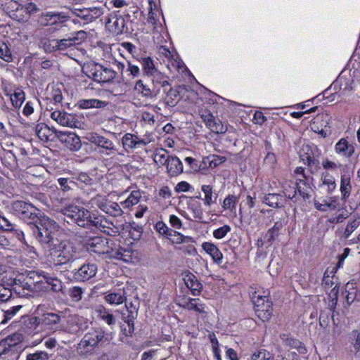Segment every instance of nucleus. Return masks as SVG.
Instances as JSON below:
<instances>
[{
    "mask_svg": "<svg viewBox=\"0 0 360 360\" xmlns=\"http://www.w3.org/2000/svg\"><path fill=\"white\" fill-rule=\"evenodd\" d=\"M148 77L150 79L151 82L150 85L152 89L155 90V93L157 96L160 94L162 88L165 90V88L169 86L167 77L161 72L153 74Z\"/></svg>",
    "mask_w": 360,
    "mask_h": 360,
    "instance_id": "nucleus-21",
    "label": "nucleus"
},
{
    "mask_svg": "<svg viewBox=\"0 0 360 360\" xmlns=\"http://www.w3.org/2000/svg\"><path fill=\"white\" fill-rule=\"evenodd\" d=\"M337 271L338 264H335L327 268L323 278V283L324 284L325 288H331L335 285L328 293V305L330 309H333V313L335 312V309L338 303V277L335 275Z\"/></svg>",
    "mask_w": 360,
    "mask_h": 360,
    "instance_id": "nucleus-6",
    "label": "nucleus"
},
{
    "mask_svg": "<svg viewBox=\"0 0 360 360\" xmlns=\"http://www.w3.org/2000/svg\"><path fill=\"white\" fill-rule=\"evenodd\" d=\"M106 105L105 101L98 99H84L81 100L79 102V106L82 109H87L91 108H101Z\"/></svg>",
    "mask_w": 360,
    "mask_h": 360,
    "instance_id": "nucleus-42",
    "label": "nucleus"
},
{
    "mask_svg": "<svg viewBox=\"0 0 360 360\" xmlns=\"http://www.w3.org/2000/svg\"><path fill=\"white\" fill-rule=\"evenodd\" d=\"M103 215H96L95 214H91L89 212V217L86 219V227L94 226L98 229L99 224L101 223Z\"/></svg>",
    "mask_w": 360,
    "mask_h": 360,
    "instance_id": "nucleus-60",
    "label": "nucleus"
},
{
    "mask_svg": "<svg viewBox=\"0 0 360 360\" xmlns=\"http://www.w3.org/2000/svg\"><path fill=\"white\" fill-rule=\"evenodd\" d=\"M238 198L233 195H228L223 201L222 207L225 210H229L231 213L236 214V203Z\"/></svg>",
    "mask_w": 360,
    "mask_h": 360,
    "instance_id": "nucleus-49",
    "label": "nucleus"
},
{
    "mask_svg": "<svg viewBox=\"0 0 360 360\" xmlns=\"http://www.w3.org/2000/svg\"><path fill=\"white\" fill-rule=\"evenodd\" d=\"M39 22L43 26H52L57 25L55 13L49 11L41 13L39 17Z\"/></svg>",
    "mask_w": 360,
    "mask_h": 360,
    "instance_id": "nucleus-47",
    "label": "nucleus"
},
{
    "mask_svg": "<svg viewBox=\"0 0 360 360\" xmlns=\"http://www.w3.org/2000/svg\"><path fill=\"white\" fill-rule=\"evenodd\" d=\"M249 294L257 317L262 321L269 320L272 314V302L269 299V290L251 286Z\"/></svg>",
    "mask_w": 360,
    "mask_h": 360,
    "instance_id": "nucleus-3",
    "label": "nucleus"
},
{
    "mask_svg": "<svg viewBox=\"0 0 360 360\" xmlns=\"http://www.w3.org/2000/svg\"><path fill=\"white\" fill-rule=\"evenodd\" d=\"M41 324L46 329L58 330L60 329V316L55 313L44 314L41 317Z\"/></svg>",
    "mask_w": 360,
    "mask_h": 360,
    "instance_id": "nucleus-22",
    "label": "nucleus"
},
{
    "mask_svg": "<svg viewBox=\"0 0 360 360\" xmlns=\"http://www.w3.org/2000/svg\"><path fill=\"white\" fill-rule=\"evenodd\" d=\"M108 201V199L106 198V196L97 194L89 200L88 205L91 208L98 207L101 211L104 212L105 209L106 208Z\"/></svg>",
    "mask_w": 360,
    "mask_h": 360,
    "instance_id": "nucleus-37",
    "label": "nucleus"
},
{
    "mask_svg": "<svg viewBox=\"0 0 360 360\" xmlns=\"http://www.w3.org/2000/svg\"><path fill=\"white\" fill-rule=\"evenodd\" d=\"M353 285H354V283H347L346 285L345 292H347V294L346 295V300L349 304H350L355 300H356V294L354 292V288Z\"/></svg>",
    "mask_w": 360,
    "mask_h": 360,
    "instance_id": "nucleus-62",
    "label": "nucleus"
},
{
    "mask_svg": "<svg viewBox=\"0 0 360 360\" xmlns=\"http://www.w3.org/2000/svg\"><path fill=\"white\" fill-rule=\"evenodd\" d=\"M22 308L21 305L14 306L11 307L8 310L4 311V319L1 321V324L6 323L9 320H11Z\"/></svg>",
    "mask_w": 360,
    "mask_h": 360,
    "instance_id": "nucleus-57",
    "label": "nucleus"
},
{
    "mask_svg": "<svg viewBox=\"0 0 360 360\" xmlns=\"http://www.w3.org/2000/svg\"><path fill=\"white\" fill-rule=\"evenodd\" d=\"M202 248L217 264H221L222 263L223 255L214 244L205 242L202 243Z\"/></svg>",
    "mask_w": 360,
    "mask_h": 360,
    "instance_id": "nucleus-27",
    "label": "nucleus"
},
{
    "mask_svg": "<svg viewBox=\"0 0 360 360\" xmlns=\"http://www.w3.org/2000/svg\"><path fill=\"white\" fill-rule=\"evenodd\" d=\"M57 181L60 186V190L64 193L72 191V186L75 184L73 180L65 177L58 178Z\"/></svg>",
    "mask_w": 360,
    "mask_h": 360,
    "instance_id": "nucleus-52",
    "label": "nucleus"
},
{
    "mask_svg": "<svg viewBox=\"0 0 360 360\" xmlns=\"http://www.w3.org/2000/svg\"><path fill=\"white\" fill-rule=\"evenodd\" d=\"M84 12L86 13V15H83L82 19L89 22L97 19L103 13V9L98 7L85 8Z\"/></svg>",
    "mask_w": 360,
    "mask_h": 360,
    "instance_id": "nucleus-48",
    "label": "nucleus"
},
{
    "mask_svg": "<svg viewBox=\"0 0 360 360\" xmlns=\"http://www.w3.org/2000/svg\"><path fill=\"white\" fill-rule=\"evenodd\" d=\"M12 105L15 109H19L25 100V94L22 89H17L10 96Z\"/></svg>",
    "mask_w": 360,
    "mask_h": 360,
    "instance_id": "nucleus-44",
    "label": "nucleus"
},
{
    "mask_svg": "<svg viewBox=\"0 0 360 360\" xmlns=\"http://www.w3.org/2000/svg\"><path fill=\"white\" fill-rule=\"evenodd\" d=\"M201 190L205 194L203 200L205 206L210 207L211 205L216 202L217 194H213L212 186L210 185H202Z\"/></svg>",
    "mask_w": 360,
    "mask_h": 360,
    "instance_id": "nucleus-36",
    "label": "nucleus"
},
{
    "mask_svg": "<svg viewBox=\"0 0 360 360\" xmlns=\"http://www.w3.org/2000/svg\"><path fill=\"white\" fill-rule=\"evenodd\" d=\"M98 316L108 325H113L115 323V319L112 314H111L107 309L100 306L96 309Z\"/></svg>",
    "mask_w": 360,
    "mask_h": 360,
    "instance_id": "nucleus-43",
    "label": "nucleus"
},
{
    "mask_svg": "<svg viewBox=\"0 0 360 360\" xmlns=\"http://www.w3.org/2000/svg\"><path fill=\"white\" fill-rule=\"evenodd\" d=\"M297 183L292 181H285L283 186V192L285 197L290 200L296 198Z\"/></svg>",
    "mask_w": 360,
    "mask_h": 360,
    "instance_id": "nucleus-39",
    "label": "nucleus"
},
{
    "mask_svg": "<svg viewBox=\"0 0 360 360\" xmlns=\"http://www.w3.org/2000/svg\"><path fill=\"white\" fill-rule=\"evenodd\" d=\"M134 91L137 94L146 100H152L157 98L155 90L152 89L150 84H145L142 79L136 82Z\"/></svg>",
    "mask_w": 360,
    "mask_h": 360,
    "instance_id": "nucleus-20",
    "label": "nucleus"
},
{
    "mask_svg": "<svg viewBox=\"0 0 360 360\" xmlns=\"http://www.w3.org/2000/svg\"><path fill=\"white\" fill-rule=\"evenodd\" d=\"M352 174V172L346 171L341 176V184H340V192L342 194V200L346 201L349 197L352 185L350 183V178Z\"/></svg>",
    "mask_w": 360,
    "mask_h": 360,
    "instance_id": "nucleus-24",
    "label": "nucleus"
},
{
    "mask_svg": "<svg viewBox=\"0 0 360 360\" xmlns=\"http://www.w3.org/2000/svg\"><path fill=\"white\" fill-rule=\"evenodd\" d=\"M180 306L188 310H194L198 313H205V304L198 298H188L184 300Z\"/></svg>",
    "mask_w": 360,
    "mask_h": 360,
    "instance_id": "nucleus-29",
    "label": "nucleus"
},
{
    "mask_svg": "<svg viewBox=\"0 0 360 360\" xmlns=\"http://www.w3.org/2000/svg\"><path fill=\"white\" fill-rule=\"evenodd\" d=\"M56 265L66 264L73 262L77 257V251L74 244L69 240L56 242L46 253Z\"/></svg>",
    "mask_w": 360,
    "mask_h": 360,
    "instance_id": "nucleus-4",
    "label": "nucleus"
},
{
    "mask_svg": "<svg viewBox=\"0 0 360 360\" xmlns=\"http://www.w3.org/2000/svg\"><path fill=\"white\" fill-rule=\"evenodd\" d=\"M184 281L187 288L191 290L193 295H198L200 292L202 288V285L198 281L193 274H191L187 275L184 278Z\"/></svg>",
    "mask_w": 360,
    "mask_h": 360,
    "instance_id": "nucleus-31",
    "label": "nucleus"
},
{
    "mask_svg": "<svg viewBox=\"0 0 360 360\" xmlns=\"http://www.w3.org/2000/svg\"><path fill=\"white\" fill-rule=\"evenodd\" d=\"M281 338L285 345L290 348H295L297 350L300 354H305L307 349L303 344L297 339L287 337L285 335H283Z\"/></svg>",
    "mask_w": 360,
    "mask_h": 360,
    "instance_id": "nucleus-35",
    "label": "nucleus"
},
{
    "mask_svg": "<svg viewBox=\"0 0 360 360\" xmlns=\"http://www.w3.org/2000/svg\"><path fill=\"white\" fill-rule=\"evenodd\" d=\"M99 225L98 229L109 236H115L119 233V229L104 216H103Z\"/></svg>",
    "mask_w": 360,
    "mask_h": 360,
    "instance_id": "nucleus-33",
    "label": "nucleus"
},
{
    "mask_svg": "<svg viewBox=\"0 0 360 360\" xmlns=\"http://www.w3.org/2000/svg\"><path fill=\"white\" fill-rule=\"evenodd\" d=\"M86 139L91 143H94L102 150L101 153L105 155H115L117 149L112 141L97 133H89Z\"/></svg>",
    "mask_w": 360,
    "mask_h": 360,
    "instance_id": "nucleus-9",
    "label": "nucleus"
},
{
    "mask_svg": "<svg viewBox=\"0 0 360 360\" xmlns=\"http://www.w3.org/2000/svg\"><path fill=\"white\" fill-rule=\"evenodd\" d=\"M231 229L230 226L224 225L214 230L213 236L217 239H221L224 238L229 231H231Z\"/></svg>",
    "mask_w": 360,
    "mask_h": 360,
    "instance_id": "nucleus-64",
    "label": "nucleus"
},
{
    "mask_svg": "<svg viewBox=\"0 0 360 360\" xmlns=\"http://www.w3.org/2000/svg\"><path fill=\"white\" fill-rule=\"evenodd\" d=\"M85 246L89 252L98 255H106L108 258L130 262L132 260V252L129 248L115 245L110 247L106 238L94 236L86 239Z\"/></svg>",
    "mask_w": 360,
    "mask_h": 360,
    "instance_id": "nucleus-1",
    "label": "nucleus"
},
{
    "mask_svg": "<svg viewBox=\"0 0 360 360\" xmlns=\"http://www.w3.org/2000/svg\"><path fill=\"white\" fill-rule=\"evenodd\" d=\"M337 206L338 202L335 198H331L328 201L323 200V202H315V207L317 210L332 214L331 217L328 219L331 223L338 222Z\"/></svg>",
    "mask_w": 360,
    "mask_h": 360,
    "instance_id": "nucleus-18",
    "label": "nucleus"
},
{
    "mask_svg": "<svg viewBox=\"0 0 360 360\" xmlns=\"http://www.w3.org/2000/svg\"><path fill=\"white\" fill-rule=\"evenodd\" d=\"M98 267L94 263H84L73 271L74 278L79 282H85L93 278L97 273Z\"/></svg>",
    "mask_w": 360,
    "mask_h": 360,
    "instance_id": "nucleus-14",
    "label": "nucleus"
},
{
    "mask_svg": "<svg viewBox=\"0 0 360 360\" xmlns=\"http://www.w3.org/2000/svg\"><path fill=\"white\" fill-rule=\"evenodd\" d=\"M69 326L67 329L68 332L72 334H76L79 332L84 331L88 328V322L83 317L74 316L72 317L70 321Z\"/></svg>",
    "mask_w": 360,
    "mask_h": 360,
    "instance_id": "nucleus-23",
    "label": "nucleus"
},
{
    "mask_svg": "<svg viewBox=\"0 0 360 360\" xmlns=\"http://www.w3.org/2000/svg\"><path fill=\"white\" fill-rule=\"evenodd\" d=\"M56 222L48 217L44 216L40 219V223L32 226L33 234L39 243L46 254L52 247L56 245L58 240L55 238L57 230Z\"/></svg>",
    "mask_w": 360,
    "mask_h": 360,
    "instance_id": "nucleus-2",
    "label": "nucleus"
},
{
    "mask_svg": "<svg viewBox=\"0 0 360 360\" xmlns=\"http://www.w3.org/2000/svg\"><path fill=\"white\" fill-rule=\"evenodd\" d=\"M122 144L124 148L134 149L140 147L139 136L127 133L122 137Z\"/></svg>",
    "mask_w": 360,
    "mask_h": 360,
    "instance_id": "nucleus-38",
    "label": "nucleus"
},
{
    "mask_svg": "<svg viewBox=\"0 0 360 360\" xmlns=\"http://www.w3.org/2000/svg\"><path fill=\"white\" fill-rule=\"evenodd\" d=\"M271 354L265 349H259L255 352L251 356L250 360H270Z\"/></svg>",
    "mask_w": 360,
    "mask_h": 360,
    "instance_id": "nucleus-63",
    "label": "nucleus"
},
{
    "mask_svg": "<svg viewBox=\"0 0 360 360\" xmlns=\"http://www.w3.org/2000/svg\"><path fill=\"white\" fill-rule=\"evenodd\" d=\"M51 118L63 127L77 128L79 124L75 115L60 110L52 112Z\"/></svg>",
    "mask_w": 360,
    "mask_h": 360,
    "instance_id": "nucleus-15",
    "label": "nucleus"
},
{
    "mask_svg": "<svg viewBox=\"0 0 360 360\" xmlns=\"http://www.w3.org/2000/svg\"><path fill=\"white\" fill-rule=\"evenodd\" d=\"M93 79L99 83L111 82L116 76L117 72L111 68L96 63L90 70Z\"/></svg>",
    "mask_w": 360,
    "mask_h": 360,
    "instance_id": "nucleus-10",
    "label": "nucleus"
},
{
    "mask_svg": "<svg viewBox=\"0 0 360 360\" xmlns=\"http://www.w3.org/2000/svg\"><path fill=\"white\" fill-rule=\"evenodd\" d=\"M141 65L144 75L149 77L160 72L155 66L153 60L149 58H143L141 60Z\"/></svg>",
    "mask_w": 360,
    "mask_h": 360,
    "instance_id": "nucleus-40",
    "label": "nucleus"
},
{
    "mask_svg": "<svg viewBox=\"0 0 360 360\" xmlns=\"http://www.w3.org/2000/svg\"><path fill=\"white\" fill-rule=\"evenodd\" d=\"M60 212L70 219L78 226L86 227L88 217H89V210L75 205L70 204L61 209Z\"/></svg>",
    "mask_w": 360,
    "mask_h": 360,
    "instance_id": "nucleus-7",
    "label": "nucleus"
},
{
    "mask_svg": "<svg viewBox=\"0 0 360 360\" xmlns=\"http://www.w3.org/2000/svg\"><path fill=\"white\" fill-rule=\"evenodd\" d=\"M199 113L205 126L213 133L224 134L227 131L226 125L219 120H217L210 110L202 109Z\"/></svg>",
    "mask_w": 360,
    "mask_h": 360,
    "instance_id": "nucleus-12",
    "label": "nucleus"
},
{
    "mask_svg": "<svg viewBox=\"0 0 360 360\" xmlns=\"http://www.w3.org/2000/svg\"><path fill=\"white\" fill-rule=\"evenodd\" d=\"M323 185L328 186V191H333L336 188L335 178L330 175L328 172H326L322 175Z\"/></svg>",
    "mask_w": 360,
    "mask_h": 360,
    "instance_id": "nucleus-54",
    "label": "nucleus"
},
{
    "mask_svg": "<svg viewBox=\"0 0 360 360\" xmlns=\"http://www.w3.org/2000/svg\"><path fill=\"white\" fill-rule=\"evenodd\" d=\"M283 196L277 193H269L264 198L263 202L271 207L282 206Z\"/></svg>",
    "mask_w": 360,
    "mask_h": 360,
    "instance_id": "nucleus-41",
    "label": "nucleus"
},
{
    "mask_svg": "<svg viewBox=\"0 0 360 360\" xmlns=\"http://www.w3.org/2000/svg\"><path fill=\"white\" fill-rule=\"evenodd\" d=\"M49 354L44 351H36L30 353L26 356V360H49Z\"/></svg>",
    "mask_w": 360,
    "mask_h": 360,
    "instance_id": "nucleus-59",
    "label": "nucleus"
},
{
    "mask_svg": "<svg viewBox=\"0 0 360 360\" xmlns=\"http://www.w3.org/2000/svg\"><path fill=\"white\" fill-rule=\"evenodd\" d=\"M30 278H34L35 276L38 278H42L45 284H46L47 288L51 287V290L54 292H59L63 288V283L60 280L57 278H54L51 276L49 274L45 273L44 271L38 272H30L29 274Z\"/></svg>",
    "mask_w": 360,
    "mask_h": 360,
    "instance_id": "nucleus-19",
    "label": "nucleus"
},
{
    "mask_svg": "<svg viewBox=\"0 0 360 360\" xmlns=\"http://www.w3.org/2000/svg\"><path fill=\"white\" fill-rule=\"evenodd\" d=\"M86 37V32L80 30L75 32L72 36L62 39H58V51H64L83 41Z\"/></svg>",
    "mask_w": 360,
    "mask_h": 360,
    "instance_id": "nucleus-17",
    "label": "nucleus"
},
{
    "mask_svg": "<svg viewBox=\"0 0 360 360\" xmlns=\"http://www.w3.org/2000/svg\"><path fill=\"white\" fill-rule=\"evenodd\" d=\"M104 212L115 217H120L123 214V211L120 205L109 200L107 202Z\"/></svg>",
    "mask_w": 360,
    "mask_h": 360,
    "instance_id": "nucleus-46",
    "label": "nucleus"
},
{
    "mask_svg": "<svg viewBox=\"0 0 360 360\" xmlns=\"http://www.w3.org/2000/svg\"><path fill=\"white\" fill-rule=\"evenodd\" d=\"M11 3V16L18 21L28 18L30 14L37 13L38 11L37 5L32 2L27 3L25 6L18 4L17 1Z\"/></svg>",
    "mask_w": 360,
    "mask_h": 360,
    "instance_id": "nucleus-11",
    "label": "nucleus"
},
{
    "mask_svg": "<svg viewBox=\"0 0 360 360\" xmlns=\"http://www.w3.org/2000/svg\"><path fill=\"white\" fill-rule=\"evenodd\" d=\"M350 340L354 347V352H358L360 349V331L354 330L350 335Z\"/></svg>",
    "mask_w": 360,
    "mask_h": 360,
    "instance_id": "nucleus-61",
    "label": "nucleus"
},
{
    "mask_svg": "<svg viewBox=\"0 0 360 360\" xmlns=\"http://www.w3.org/2000/svg\"><path fill=\"white\" fill-rule=\"evenodd\" d=\"M168 174L171 176H176L183 172V164L176 156L171 155L166 165Z\"/></svg>",
    "mask_w": 360,
    "mask_h": 360,
    "instance_id": "nucleus-26",
    "label": "nucleus"
},
{
    "mask_svg": "<svg viewBox=\"0 0 360 360\" xmlns=\"http://www.w3.org/2000/svg\"><path fill=\"white\" fill-rule=\"evenodd\" d=\"M188 210H190L195 219H202L203 212L201 203L194 198H190L188 201Z\"/></svg>",
    "mask_w": 360,
    "mask_h": 360,
    "instance_id": "nucleus-34",
    "label": "nucleus"
},
{
    "mask_svg": "<svg viewBox=\"0 0 360 360\" xmlns=\"http://www.w3.org/2000/svg\"><path fill=\"white\" fill-rule=\"evenodd\" d=\"M56 137L71 151H78L82 147L79 137L74 132L69 131H56Z\"/></svg>",
    "mask_w": 360,
    "mask_h": 360,
    "instance_id": "nucleus-13",
    "label": "nucleus"
},
{
    "mask_svg": "<svg viewBox=\"0 0 360 360\" xmlns=\"http://www.w3.org/2000/svg\"><path fill=\"white\" fill-rule=\"evenodd\" d=\"M43 46L46 52L58 51V39H46L43 42Z\"/></svg>",
    "mask_w": 360,
    "mask_h": 360,
    "instance_id": "nucleus-55",
    "label": "nucleus"
},
{
    "mask_svg": "<svg viewBox=\"0 0 360 360\" xmlns=\"http://www.w3.org/2000/svg\"><path fill=\"white\" fill-rule=\"evenodd\" d=\"M112 32L116 34H122L125 32V20L121 16H111L107 21Z\"/></svg>",
    "mask_w": 360,
    "mask_h": 360,
    "instance_id": "nucleus-28",
    "label": "nucleus"
},
{
    "mask_svg": "<svg viewBox=\"0 0 360 360\" xmlns=\"http://www.w3.org/2000/svg\"><path fill=\"white\" fill-rule=\"evenodd\" d=\"M36 134L38 138L44 142L52 140L53 131L45 124L40 123L36 126Z\"/></svg>",
    "mask_w": 360,
    "mask_h": 360,
    "instance_id": "nucleus-30",
    "label": "nucleus"
},
{
    "mask_svg": "<svg viewBox=\"0 0 360 360\" xmlns=\"http://www.w3.org/2000/svg\"><path fill=\"white\" fill-rule=\"evenodd\" d=\"M355 148L353 143H348L345 139L339 140V153H342L346 157H351L354 153Z\"/></svg>",
    "mask_w": 360,
    "mask_h": 360,
    "instance_id": "nucleus-50",
    "label": "nucleus"
},
{
    "mask_svg": "<svg viewBox=\"0 0 360 360\" xmlns=\"http://www.w3.org/2000/svg\"><path fill=\"white\" fill-rule=\"evenodd\" d=\"M103 338V335L98 330L87 333L77 345V353L80 355H85L92 352Z\"/></svg>",
    "mask_w": 360,
    "mask_h": 360,
    "instance_id": "nucleus-8",
    "label": "nucleus"
},
{
    "mask_svg": "<svg viewBox=\"0 0 360 360\" xmlns=\"http://www.w3.org/2000/svg\"><path fill=\"white\" fill-rule=\"evenodd\" d=\"M141 198V193L139 190L131 191L128 198L122 201L121 204L124 208H129L139 203Z\"/></svg>",
    "mask_w": 360,
    "mask_h": 360,
    "instance_id": "nucleus-45",
    "label": "nucleus"
},
{
    "mask_svg": "<svg viewBox=\"0 0 360 360\" xmlns=\"http://www.w3.org/2000/svg\"><path fill=\"white\" fill-rule=\"evenodd\" d=\"M167 68L170 72H184L186 70V67L184 65L182 61L180 60L179 56L174 53L169 60L165 63Z\"/></svg>",
    "mask_w": 360,
    "mask_h": 360,
    "instance_id": "nucleus-32",
    "label": "nucleus"
},
{
    "mask_svg": "<svg viewBox=\"0 0 360 360\" xmlns=\"http://www.w3.org/2000/svg\"><path fill=\"white\" fill-rule=\"evenodd\" d=\"M0 58L6 62H11L13 60L12 54L8 46L1 41H0Z\"/></svg>",
    "mask_w": 360,
    "mask_h": 360,
    "instance_id": "nucleus-58",
    "label": "nucleus"
},
{
    "mask_svg": "<svg viewBox=\"0 0 360 360\" xmlns=\"http://www.w3.org/2000/svg\"><path fill=\"white\" fill-rule=\"evenodd\" d=\"M282 227L281 222H276L274 226L270 229L264 237V239L271 245L274 240L275 238L278 236L279 231Z\"/></svg>",
    "mask_w": 360,
    "mask_h": 360,
    "instance_id": "nucleus-51",
    "label": "nucleus"
},
{
    "mask_svg": "<svg viewBox=\"0 0 360 360\" xmlns=\"http://www.w3.org/2000/svg\"><path fill=\"white\" fill-rule=\"evenodd\" d=\"M12 208L18 217L32 226L40 223V219L44 217L41 215L39 210L24 201H15L12 204Z\"/></svg>",
    "mask_w": 360,
    "mask_h": 360,
    "instance_id": "nucleus-5",
    "label": "nucleus"
},
{
    "mask_svg": "<svg viewBox=\"0 0 360 360\" xmlns=\"http://www.w3.org/2000/svg\"><path fill=\"white\" fill-rule=\"evenodd\" d=\"M316 147H312L309 145H303L300 152V158L304 164H307L311 168V169L317 170L319 168V162L316 159Z\"/></svg>",
    "mask_w": 360,
    "mask_h": 360,
    "instance_id": "nucleus-16",
    "label": "nucleus"
},
{
    "mask_svg": "<svg viewBox=\"0 0 360 360\" xmlns=\"http://www.w3.org/2000/svg\"><path fill=\"white\" fill-rule=\"evenodd\" d=\"M155 230L161 235L166 236H176V243H181L184 240V236L176 231L170 229L163 221H159L155 224Z\"/></svg>",
    "mask_w": 360,
    "mask_h": 360,
    "instance_id": "nucleus-25",
    "label": "nucleus"
},
{
    "mask_svg": "<svg viewBox=\"0 0 360 360\" xmlns=\"http://www.w3.org/2000/svg\"><path fill=\"white\" fill-rule=\"evenodd\" d=\"M105 300L110 304L118 305L124 301V297L121 292H111L105 297Z\"/></svg>",
    "mask_w": 360,
    "mask_h": 360,
    "instance_id": "nucleus-53",
    "label": "nucleus"
},
{
    "mask_svg": "<svg viewBox=\"0 0 360 360\" xmlns=\"http://www.w3.org/2000/svg\"><path fill=\"white\" fill-rule=\"evenodd\" d=\"M171 155L167 154V151L166 150H161L160 151L156 153L154 155V161L159 165H167L169 158H170Z\"/></svg>",
    "mask_w": 360,
    "mask_h": 360,
    "instance_id": "nucleus-56",
    "label": "nucleus"
}]
</instances>
